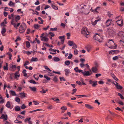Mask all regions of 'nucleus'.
Returning a JSON list of instances; mask_svg holds the SVG:
<instances>
[{
	"mask_svg": "<svg viewBox=\"0 0 124 124\" xmlns=\"http://www.w3.org/2000/svg\"><path fill=\"white\" fill-rule=\"evenodd\" d=\"M89 6L86 7L85 6L84 7H82L81 8V12L83 14L87 15L90 12V10L88 9Z\"/></svg>",
	"mask_w": 124,
	"mask_h": 124,
	"instance_id": "1",
	"label": "nucleus"
},
{
	"mask_svg": "<svg viewBox=\"0 0 124 124\" xmlns=\"http://www.w3.org/2000/svg\"><path fill=\"white\" fill-rule=\"evenodd\" d=\"M8 18L9 19H10L11 18L12 19V20L11 21V24L13 25L14 27L16 28V29H17V27L20 25L21 24V23H17V24L14 21L13 18H12L11 17L10 15H8Z\"/></svg>",
	"mask_w": 124,
	"mask_h": 124,
	"instance_id": "2",
	"label": "nucleus"
},
{
	"mask_svg": "<svg viewBox=\"0 0 124 124\" xmlns=\"http://www.w3.org/2000/svg\"><path fill=\"white\" fill-rule=\"evenodd\" d=\"M26 28V24L24 23H22L19 28V31L20 33L24 32Z\"/></svg>",
	"mask_w": 124,
	"mask_h": 124,
	"instance_id": "3",
	"label": "nucleus"
},
{
	"mask_svg": "<svg viewBox=\"0 0 124 124\" xmlns=\"http://www.w3.org/2000/svg\"><path fill=\"white\" fill-rule=\"evenodd\" d=\"M81 33L86 38L88 37V36L89 33L87 31V28L86 27H84L81 30Z\"/></svg>",
	"mask_w": 124,
	"mask_h": 124,
	"instance_id": "4",
	"label": "nucleus"
},
{
	"mask_svg": "<svg viewBox=\"0 0 124 124\" xmlns=\"http://www.w3.org/2000/svg\"><path fill=\"white\" fill-rule=\"evenodd\" d=\"M45 34L44 33H43L41 34L40 36L41 39L42 41L47 42L48 41L49 39L46 36H45Z\"/></svg>",
	"mask_w": 124,
	"mask_h": 124,
	"instance_id": "5",
	"label": "nucleus"
},
{
	"mask_svg": "<svg viewBox=\"0 0 124 124\" xmlns=\"http://www.w3.org/2000/svg\"><path fill=\"white\" fill-rule=\"evenodd\" d=\"M93 38L100 42H101L102 39L99 35L97 33H96L95 34L93 37Z\"/></svg>",
	"mask_w": 124,
	"mask_h": 124,
	"instance_id": "6",
	"label": "nucleus"
},
{
	"mask_svg": "<svg viewBox=\"0 0 124 124\" xmlns=\"http://www.w3.org/2000/svg\"><path fill=\"white\" fill-rule=\"evenodd\" d=\"M92 74L90 69H89V71L84 70L83 72V74L84 76H89L90 75Z\"/></svg>",
	"mask_w": 124,
	"mask_h": 124,
	"instance_id": "7",
	"label": "nucleus"
},
{
	"mask_svg": "<svg viewBox=\"0 0 124 124\" xmlns=\"http://www.w3.org/2000/svg\"><path fill=\"white\" fill-rule=\"evenodd\" d=\"M100 7H98L94 10H93L92 8L90 9V10L94 13L97 14L99 12V11L100 10Z\"/></svg>",
	"mask_w": 124,
	"mask_h": 124,
	"instance_id": "8",
	"label": "nucleus"
},
{
	"mask_svg": "<svg viewBox=\"0 0 124 124\" xmlns=\"http://www.w3.org/2000/svg\"><path fill=\"white\" fill-rule=\"evenodd\" d=\"M90 84L92 85L93 87H95L97 85V81L89 80V81Z\"/></svg>",
	"mask_w": 124,
	"mask_h": 124,
	"instance_id": "9",
	"label": "nucleus"
},
{
	"mask_svg": "<svg viewBox=\"0 0 124 124\" xmlns=\"http://www.w3.org/2000/svg\"><path fill=\"white\" fill-rule=\"evenodd\" d=\"M116 23L118 25L121 27L123 25V20L122 19H120L116 21Z\"/></svg>",
	"mask_w": 124,
	"mask_h": 124,
	"instance_id": "10",
	"label": "nucleus"
},
{
	"mask_svg": "<svg viewBox=\"0 0 124 124\" xmlns=\"http://www.w3.org/2000/svg\"><path fill=\"white\" fill-rule=\"evenodd\" d=\"M112 21V19H108L107 21L106 22L105 24L107 27L109 26L111 24Z\"/></svg>",
	"mask_w": 124,
	"mask_h": 124,
	"instance_id": "11",
	"label": "nucleus"
},
{
	"mask_svg": "<svg viewBox=\"0 0 124 124\" xmlns=\"http://www.w3.org/2000/svg\"><path fill=\"white\" fill-rule=\"evenodd\" d=\"M16 67L15 65H12L10 67L9 70H10L12 71H14L16 69Z\"/></svg>",
	"mask_w": 124,
	"mask_h": 124,
	"instance_id": "12",
	"label": "nucleus"
},
{
	"mask_svg": "<svg viewBox=\"0 0 124 124\" xmlns=\"http://www.w3.org/2000/svg\"><path fill=\"white\" fill-rule=\"evenodd\" d=\"M8 118L7 116V115L2 114V116L0 117V119H4V120H6Z\"/></svg>",
	"mask_w": 124,
	"mask_h": 124,
	"instance_id": "13",
	"label": "nucleus"
},
{
	"mask_svg": "<svg viewBox=\"0 0 124 124\" xmlns=\"http://www.w3.org/2000/svg\"><path fill=\"white\" fill-rule=\"evenodd\" d=\"M19 93L21 98L22 99L25 97V95H27L26 94L23 92L20 93Z\"/></svg>",
	"mask_w": 124,
	"mask_h": 124,
	"instance_id": "14",
	"label": "nucleus"
},
{
	"mask_svg": "<svg viewBox=\"0 0 124 124\" xmlns=\"http://www.w3.org/2000/svg\"><path fill=\"white\" fill-rule=\"evenodd\" d=\"M85 106L87 108L89 109H93V108L92 106H91L90 105L88 104H86L85 105Z\"/></svg>",
	"mask_w": 124,
	"mask_h": 124,
	"instance_id": "15",
	"label": "nucleus"
},
{
	"mask_svg": "<svg viewBox=\"0 0 124 124\" xmlns=\"http://www.w3.org/2000/svg\"><path fill=\"white\" fill-rule=\"evenodd\" d=\"M92 71L94 73H97L98 70V69L96 67H93L92 68Z\"/></svg>",
	"mask_w": 124,
	"mask_h": 124,
	"instance_id": "16",
	"label": "nucleus"
},
{
	"mask_svg": "<svg viewBox=\"0 0 124 124\" xmlns=\"http://www.w3.org/2000/svg\"><path fill=\"white\" fill-rule=\"evenodd\" d=\"M64 71L65 72V75L66 76H68L70 73L69 70L68 69H66L64 70Z\"/></svg>",
	"mask_w": 124,
	"mask_h": 124,
	"instance_id": "17",
	"label": "nucleus"
},
{
	"mask_svg": "<svg viewBox=\"0 0 124 124\" xmlns=\"http://www.w3.org/2000/svg\"><path fill=\"white\" fill-rule=\"evenodd\" d=\"M53 60L55 62H58L60 60V59L57 57H54L53 58Z\"/></svg>",
	"mask_w": 124,
	"mask_h": 124,
	"instance_id": "18",
	"label": "nucleus"
},
{
	"mask_svg": "<svg viewBox=\"0 0 124 124\" xmlns=\"http://www.w3.org/2000/svg\"><path fill=\"white\" fill-rule=\"evenodd\" d=\"M118 35L122 37L124 36V32L123 31H120L118 33Z\"/></svg>",
	"mask_w": 124,
	"mask_h": 124,
	"instance_id": "19",
	"label": "nucleus"
},
{
	"mask_svg": "<svg viewBox=\"0 0 124 124\" xmlns=\"http://www.w3.org/2000/svg\"><path fill=\"white\" fill-rule=\"evenodd\" d=\"M100 20V19H99L96 20L94 22H92V24L93 25H95Z\"/></svg>",
	"mask_w": 124,
	"mask_h": 124,
	"instance_id": "20",
	"label": "nucleus"
},
{
	"mask_svg": "<svg viewBox=\"0 0 124 124\" xmlns=\"http://www.w3.org/2000/svg\"><path fill=\"white\" fill-rule=\"evenodd\" d=\"M6 32V30L5 28L4 27H3L1 31V33L3 36H4V34Z\"/></svg>",
	"mask_w": 124,
	"mask_h": 124,
	"instance_id": "21",
	"label": "nucleus"
},
{
	"mask_svg": "<svg viewBox=\"0 0 124 124\" xmlns=\"http://www.w3.org/2000/svg\"><path fill=\"white\" fill-rule=\"evenodd\" d=\"M29 88L31 90L35 92L36 90V88L35 87H32L31 86L29 87Z\"/></svg>",
	"mask_w": 124,
	"mask_h": 124,
	"instance_id": "22",
	"label": "nucleus"
},
{
	"mask_svg": "<svg viewBox=\"0 0 124 124\" xmlns=\"http://www.w3.org/2000/svg\"><path fill=\"white\" fill-rule=\"evenodd\" d=\"M21 17L19 16H16L15 17V21L17 22L20 19Z\"/></svg>",
	"mask_w": 124,
	"mask_h": 124,
	"instance_id": "23",
	"label": "nucleus"
},
{
	"mask_svg": "<svg viewBox=\"0 0 124 124\" xmlns=\"http://www.w3.org/2000/svg\"><path fill=\"white\" fill-rule=\"evenodd\" d=\"M48 91L47 89L45 90L43 89L41 90L40 91V92L42 94L45 93H46V92L47 91Z\"/></svg>",
	"mask_w": 124,
	"mask_h": 124,
	"instance_id": "24",
	"label": "nucleus"
},
{
	"mask_svg": "<svg viewBox=\"0 0 124 124\" xmlns=\"http://www.w3.org/2000/svg\"><path fill=\"white\" fill-rule=\"evenodd\" d=\"M31 62H36L38 61V59L36 57L34 58L32 57L31 60Z\"/></svg>",
	"mask_w": 124,
	"mask_h": 124,
	"instance_id": "25",
	"label": "nucleus"
},
{
	"mask_svg": "<svg viewBox=\"0 0 124 124\" xmlns=\"http://www.w3.org/2000/svg\"><path fill=\"white\" fill-rule=\"evenodd\" d=\"M20 110V108L18 106H17L15 108V110L16 111H19Z\"/></svg>",
	"mask_w": 124,
	"mask_h": 124,
	"instance_id": "26",
	"label": "nucleus"
},
{
	"mask_svg": "<svg viewBox=\"0 0 124 124\" xmlns=\"http://www.w3.org/2000/svg\"><path fill=\"white\" fill-rule=\"evenodd\" d=\"M74 43L72 41L69 40L68 41V44L70 46H72Z\"/></svg>",
	"mask_w": 124,
	"mask_h": 124,
	"instance_id": "27",
	"label": "nucleus"
},
{
	"mask_svg": "<svg viewBox=\"0 0 124 124\" xmlns=\"http://www.w3.org/2000/svg\"><path fill=\"white\" fill-rule=\"evenodd\" d=\"M8 64L7 63L6 64V66H4V70H8Z\"/></svg>",
	"mask_w": 124,
	"mask_h": 124,
	"instance_id": "28",
	"label": "nucleus"
},
{
	"mask_svg": "<svg viewBox=\"0 0 124 124\" xmlns=\"http://www.w3.org/2000/svg\"><path fill=\"white\" fill-rule=\"evenodd\" d=\"M15 3L13 2L12 1H10L9 3H8V5L10 6H14L15 5Z\"/></svg>",
	"mask_w": 124,
	"mask_h": 124,
	"instance_id": "29",
	"label": "nucleus"
},
{
	"mask_svg": "<svg viewBox=\"0 0 124 124\" xmlns=\"http://www.w3.org/2000/svg\"><path fill=\"white\" fill-rule=\"evenodd\" d=\"M6 106L8 108H10V102L9 101H8L6 104Z\"/></svg>",
	"mask_w": 124,
	"mask_h": 124,
	"instance_id": "30",
	"label": "nucleus"
},
{
	"mask_svg": "<svg viewBox=\"0 0 124 124\" xmlns=\"http://www.w3.org/2000/svg\"><path fill=\"white\" fill-rule=\"evenodd\" d=\"M111 76L116 81H118V79L114 74H112Z\"/></svg>",
	"mask_w": 124,
	"mask_h": 124,
	"instance_id": "31",
	"label": "nucleus"
},
{
	"mask_svg": "<svg viewBox=\"0 0 124 124\" xmlns=\"http://www.w3.org/2000/svg\"><path fill=\"white\" fill-rule=\"evenodd\" d=\"M26 46L27 48H29L30 46V42L28 41L26 42Z\"/></svg>",
	"mask_w": 124,
	"mask_h": 124,
	"instance_id": "32",
	"label": "nucleus"
},
{
	"mask_svg": "<svg viewBox=\"0 0 124 124\" xmlns=\"http://www.w3.org/2000/svg\"><path fill=\"white\" fill-rule=\"evenodd\" d=\"M26 70H23V76L26 77L27 76V74L26 73Z\"/></svg>",
	"mask_w": 124,
	"mask_h": 124,
	"instance_id": "33",
	"label": "nucleus"
},
{
	"mask_svg": "<svg viewBox=\"0 0 124 124\" xmlns=\"http://www.w3.org/2000/svg\"><path fill=\"white\" fill-rule=\"evenodd\" d=\"M40 25L38 24H35L34 25V28L36 29H38Z\"/></svg>",
	"mask_w": 124,
	"mask_h": 124,
	"instance_id": "34",
	"label": "nucleus"
},
{
	"mask_svg": "<svg viewBox=\"0 0 124 124\" xmlns=\"http://www.w3.org/2000/svg\"><path fill=\"white\" fill-rule=\"evenodd\" d=\"M78 51L77 49H75L74 50V54L75 55H77L78 54Z\"/></svg>",
	"mask_w": 124,
	"mask_h": 124,
	"instance_id": "35",
	"label": "nucleus"
},
{
	"mask_svg": "<svg viewBox=\"0 0 124 124\" xmlns=\"http://www.w3.org/2000/svg\"><path fill=\"white\" fill-rule=\"evenodd\" d=\"M10 93L13 95L14 96H16V93L15 92L13 91H10Z\"/></svg>",
	"mask_w": 124,
	"mask_h": 124,
	"instance_id": "36",
	"label": "nucleus"
},
{
	"mask_svg": "<svg viewBox=\"0 0 124 124\" xmlns=\"http://www.w3.org/2000/svg\"><path fill=\"white\" fill-rule=\"evenodd\" d=\"M116 101L119 104L122 105H123L124 104L123 102L120 101H117L116 100Z\"/></svg>",
	"mask_w": 124,
	"mask_h": 124,
	"instance_id": "37",
	"label": "nucleus"
},
{
	"mask_svg": "<svg viewBox=\"0 0 124 124\" xmlns=\"http://www.w3.org/2000/svg\"><path fill=\"white\" fill-rule=\"evenodd\" d=\"M116 86V88L118 89H121L123 88V87L122 86L118 85H117Z\"/></svg>",
	"mask_w": 124,
	"mask_h": 124,
	"instance_id": "38",
	"label": "nucleus"
},
{
	"mask_svg": "<svg viewBox=\"0 0 124 124\" xmlns=\"http://www.w3.org/2000/svg\"><path fill=\"white\" fill-rule=\"evenodd\" d=\"M109 31L113 33V32H115V30L113 28H111L109 29Z\"/></svg>",
	"mask_w": 124,
	"mask_h": 124,
	"instance_id": "39",
	"label": "nucleus"
},
{
	"mask_svg": "<svg viewBox=\"0 0 124 124\" xmlns=\"http://www.w3.org/2000/svg\"><path fill=\"white\" fill-rule=\"evenodd\" d=\"M65 64L66 65L68 66L70 64V62L69 61H66L65 62Z\"/></svg>",
	"mask_w": 124,
	"mask_h": 124,
	"instance_id": "40",
	"label": "nucleus"
},
{
	"mask_svg": "<svg viewBox=\"0 0 124 124\" xmlns=\"http://www.w3.org/2000/svg\"><path fill=\"white\" fill-rule=\"evenodd\" d=\"M76 96L78 97V98H79L80 97L79 96H82V97H86L87 96L85 95H76L75 96Z\"/></svg>",
	"mask_w": 124,
	"mask_h": 124,
	"instance_id": "41",
	"label": "nucleus"
},
{
	"mask_svg": "<svg viewBox=\"0 0 124 124\" xmlns=\"http://www.w3.org/2000/svg\"><path fill=\"white\" fill-rule=\"evenodd\" d=\"M15 101L18 102H20V99L18 97H16L15 98Z\"/></svg>",
	"mask_w": 124,
	"mask_h": 124,
	"instance_id": "42",
	"label": "nucleus"
},
{
	"mask_svg": "<svg viewBox=\"0 0 124 124\" xmlns=\"http://www.w3.org/2000/svg\"><path fill=\"white\" fill-rule=\"evenodd\" d=\"M15 78L16 79H17L18 78H19L20 75L19 74H14Z\"/></svg>",
	"mask_w": 124,
	"mask_h": 124,
	"instance_id": "43",
	"label": "nucleus"
},
{
	"mask_svg": "<svg viewBox=\"0 0 124 124\" xmlns=\"http://www.w3.org/2000/svg\"><path fill=\"white\" fill-rule=\"evenodd\" d=\"M52 99L54 101H56V102H58L60 101V100L57 99L55 98H53Z\"/></svg>",
	"mask_w": 124,
	"mask_h": 124,
	"instance_id": "44",
	"label": "nucleus"
},
{
	"mask_svg": "<svg viewBox=\"0 0 124 124\" xmlns=\"http://www.w3.org/2000/svg\"><path fill=\"white\" fill-rule=\"evenodd\" d=\"M50 30L52 31H55L57 30V28H51L50 29Z\"/></svg>",
	"mask_w": 124,
	"mask_h": 124,
	"instance_id": "45",
	"label": "nucleus"
},
{
	"mask_svg": "<svg viewBox=\"0 0 124 124\" xmlns=\"http://www.w3.org/2000/svg\"><path fill=\"white\" fill-rule=\"evenodd\" d=\"M31 119V118L30 117H27L24 119V122H26L28 121V122Z\"/></svg>",
	"mask_w": 124,
	"mask_h": 124,
	"instance_id": "46",
	"label": "nucleus"
},
{
	"mask_svg": "<svg viewBox=\"0 0 124 124\" xmlns=\"http://www.w3.org/2000/svg\"><path fill=\"white\" fill-rule=\"evenodd\" d=\"M55 10H57L58 8L57 7L55 6V5H53V4L51 6Z\"/></svg>",
	"mask_w": 124,
	"mask_h": 124,
	"instance_id": "47",
	"label": "nucleus"
},
{
	"mask_svg": "<svg viewBox=\"0 0 124 124\" xmlns=\"http://www.w3.org/2000/svg\"><path fill=\"white\" fill-rule=\"evenodd\" d=\"M44 77L45 78H46L47 80H50L51 79L50 78L48 77V76H47L46 75H44Z\"/></svg>",
	"mask_w": 124,
	"mask_h": 124,
	"instance_id": "48",
	"label": "nucleus"
},
{
	"mask_svg": "<svg viewBox=\"0 0 124 124\" xmlns=\"http://www.w3.org/2000/svg\"><path fill=\"white\" fill-rule=\"evenodd\" d=\"M73 46L72 47V48L74 50L75 49H76V48H77V46L75 43H74L73 45Z\"/></svg>",
	"mask_w": 124,
	"mask_h": 124,
	"instance_id": "49",
	"label": "nucleus"
},
{
	"mask_svg": "<svg viewBox=\"0 0 124 124\" xmlns=\"http://www.w3.org/2000/svg\"><path fill=\"white\" fill-rule=\"evenodd\" d=\"M59 78L60 80L61 81H65L66 80L63 77H60Z\"/></svg>",
	"mask_w": 124,
	"mask_h": 124,
	"instance_id": "50",
	"label": "nucleus"
},
{
	"mask_svg": "<svg viewBox=\"0 0 124 124\" xmlns=\"http://www.w3.org/2000/svg\"><path fill=\"white\" fill-rule=\"evenodd\" d=\"M53 81L55 82H57L58 81L57 79V77L55 76L54 77V78L53 79Z\"/></svg>",
	"mask_w": 124,
	"mask_h": 124,
	"instance_id": "51",
	"label": "nucleus"
},
{
	"mask_svg": "<svg viewBox=\"0 0 124 124\" xmlns=\"http://www.w3.org/2000/svg\"><path fill=\"white\" fill-rule=\"evenodd\" d=\"M29 82L33 84H36V83L35 81L32 80H31L29 81Z\"/></svg>",
	"mask_w": 124,
	"mask_h": 124,
	"instance_id": "52",
	"label": "nucleus"
},
{
	"mask_svg": "<svg viewBox=\"0 0 124 124\" xmlns=\"http://www.w3.org/2000/svg\"><path fill=\"white\" fill-rule=\"evenodd\" d=\"M109 54H114V52L113 50H112L109 52Z\"/></svg>",
	"mask_w": 124,
	"mask_h": 124,
	"instance_id": "53",
	"label": "nucleus"
},
{
	"mask_svg": "<svg viewBox=\"0 0 124 124\" xmlns=\"http://www.w3.org/2000/svg\"><path fill=\"white\" fill-rule=\"evenodd\" d=\"M74 70L76 72H78L79 70L78 69L77 67L75 68L74 69Z\"/></svg>",
	"mask_w": 124,
	"mask_h": 124,
	"instance_id": "54",
	"label": "nucleus"
},
{
	"mask_svg": "<svg viewBox=\"0 0 124 124\" xmlns=\"http://www.w3.org/2000/svg\"><path fill=\"white\" fill-rule=\"evenodd\" d=\"M26 107L25 105L24 104H23L21 106V108L23 109H25Z\"/></svg>",
	"mask_w": 124,
	"mask_h": 124,
	"instance_id": "55",
	"label": "nucleus"
},
{
	"mask_svg": "<svg viewBox=\"0 0 124 124\" xmlns=\"http://www.w3.org/2000/svg\"><path fill=\"white\" fill-rule=\"evenodd\" d=\"M35 41L37 42V43L39 44L40 43V41L37 38H35Z\"/></svg>",
	"mask_w": 124,
	"mask_h": 124,
	"instance_id": "56",
	"label": "nucleus"
},
{
	"mask_svg": "<svg viewBox=\"0 0 124 124\" xmlns=\"http://www.w3.org/2000/svg\"><path fill=\"white\" fill-rule=\"evenodd\" d=\"M44 67L45 68V69L47 70L50 71H51V70H50L47 66H44Z\"/></svg>",
	"mask_w": 124,
	"mask_h": 124,
	"instance_id": "57",
	"label": "nucleus"
},
{
	"mask_svg": "<svg viewBox=\"0 0 124 124\" xmlns=\"http://www.w3.org/2000/svg\"><path fill=\"white\" fill-rule=\"evenodd\" d=\"M49 34L51 35L52 37H53L54 36V34L53 32H50L49 33Z\"/></svg>",
	"mask_w": 124,
	"mask_h": 124,
	"instance_id": "58",
	"label": "nucleus"
},
{
	"mask_svg": "<svg viewBox=\"0 0 124 124\" xmlns=\"http://www.w3.org/2000/svg\"><path fill=\"white\" fill-rule=\"evenodd\" d=\"M118 95L119 96L121 99H124L122 95L120 93H118Z\"/></svg>",
	"mask_w": 124,
	"mask_h": 124,
	"instance_id": "59",
	"label": "nucleus"
},
{
	"mask_svg": "<svg viewBox=\"0 0 124 124\" xmlns=\"http://www.w3.org/2000/svg\"><path fill=\"white\" fill-rule=\"evenodd\" d=\"M118 59V57L117 56H116L113 58V59L114 60H116Z\"/></svg>",
	"mask_w": 124,
	"mask_h": 124,
	"instance_id": "60",
	"label": "nucleus"
},
{
	"mask_svg": "<svg viewBox=\"0 0 124 124\" xmlns=\"http://www.w3.org/2000/svg\"><path fill=\"white\" fill-rule=\"evenodd\" d=\"M72 54H69V56L68 57V58L69 59H70L72 58Z\"/></svg>",
	"mask_w": 124,
	"mask_h": 124,
	"instance_id": "61",
	"label": "nucleus"
},
{
	"mask_svg": "<svg viewBox=\"0 0 124 124\" xmlns=\"http://www.w3.org/2000/svg\"><path fill=\"white\" fill-rule=\"evenodd\" d=\"M29 64V62L27 61H26L25 62V63L24 64V66H25L27 65H28Z\"/></svg>",
	"mask_w": 124,
	"mask_h": 124,
	"instance_id": "62",
	"label": "nucleus"
},
{
	"mask_svg": "<svg viewBox=\"0 0 124 124\" xmlns=\"http://www.w3.org/2000/svg\"><path fill=\"white\" fill-rule=\"evenodd\" d=\"M94 64L96 67H97L98 66V63L96 61L94 63Z\"/></svg>",
	"mask_w": 124,
	"mask_h": 124,
	"instance_id": "63",
	"label": "nucleus"
},
{
	"mask_svg": "<svg viewBox=\"0 0 124 124\" xmlns=\"http://www.w3.org/2000/svg\"><path fill=\"white\" fill-rule=\"evenodd\" d=\"M18 59L17 60V62H19L20 61V60H21V58H20L19 55H18Z\"/></svg>",
	"mask_w": 124,
	"mask_h": 124,
	"instance_id": "64",
	"label": "nucleus"
}]
</instances>
